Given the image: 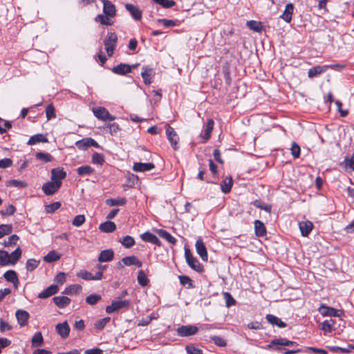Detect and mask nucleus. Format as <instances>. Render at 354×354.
<instances>
[{
	"label": "nucleus",
	"instance_id": "f257e3e1",
	"mask_svg": "<svg viewBox=\"0 0 354 354\" xmlns=\"http://www.w3.org/2000/svg\"><path fill=\"white\" fill-rule=\"evenodd\" d=\"M185 256L186 261L191 268L197 272H201L203 270V266L196 258L192 256V254L189 249H185Z\"/></svg>",
	"mask_w": 354,
	"mask_h": 354
},
{
	"label": "nucleus",
	"instance_id": "f03ea898",
	"mask_svg": "<svg viewBox=\"0 0 354 354\" xmlns=\"http://www.w3.org/2000/svg\"><path fill=\"white\" fill-rule=\"evenodd\" d=\"M94 115L102 121H113L115 120V117L109 113L104 107H97L93 109Z\"/></svg>",
	"mask_w": 354,
	"mask_h": 354
},
{
	"label": "nucleus",
	"instance_id": "7ed1b4c3",
	"mask_svg": "<svg viewBox=\"0 0 354 354\" xmlns=\"http://www.w3.org/2000/svg\"><path fill=\"white\" fill-rule=\"evenodd\" d=\"M166 135L168 140L169 141L172 148L174 150H177L178 149V141L179 137L174 128H172L169 124L166 125Z\"/></svg>",
	"mask_w": 354,
	"mask_h": 354
},
{
	"label": "nucleus",
	"instance_id": "20e7f679",
	"mask_svg": "<svg viewBox=\"0 0 354 354\" xmlns=\"http://www.w3.org/2000/svg\"><path fill=\"white\" fill-rule=\"evenodd\" d=\"M198 329L193 325L181 326L176 329L177 335L180 337H187L195 335Z\"/></svg>",
	"mask_w": 354,
	"mask_h": 354
},
{
	"label": "nucleus",
	"instance_id": "39448f33",
	"mask_svg": "<svg viewBox=\"0 0 354 354\" xmlns=\"http://www.w3.org/2000/svg\"><path fill=\"white\" fill-rule=\"evenodd\" d=\"M129 301L128 300L113 301L111 304L106 308V313L111 314L121 308L128 307Z\"/></svg>",
	"mask_w": 354,
	"mask_h": 354
},
{
	"label": "nucleus",
	"instance_id": "423d86ee",
	"mask_svg": "<svg viewBox=\"0 0 354 354\" xmlns=\"http://www.w3.org/2000/svg\"><path fill=\"white\" fill-rule=\"evenodd\" d=\"M60 187L61 185H59V183H55L53 180H50L44 183L41 187V189L46 195L51 196L55 194Z\"/></svg>",
	"mask_w": 354,
	"mask_h": 354
},
{
	"label": "nucleus",
	"instance_id": "0eeeda50",
	"mask_svg": "<svg viewBox=\"0 0 354 354\" xmlns=\"http://www.w3.org/2000/svg\"><path fill=\"white\" fill-rule=\"evenodd\" d=\"M77 147L80 150H86L89 147H99L98 143L91 138H84L76 142Z\"/></svg>",
	"mask_w": 354,
	"mask_h": 354
},
{
	"label": "nucleus",
	"instance_id": "6e6552de",
	"mask_svg": "<svg viewBox=\"0 0 354 354\" xmlns=\"http://www.w3.org/2000/svg\"><path fill=\"white\" fill-rule=\"evenodd\" d=\"M55 330L62 339H66L69 335L71 328L68 322L65 321L63 323L57 324L55 326Z\"/></svg>",
	"mask_w": 354,
	"mask_h": 354
},
{
	"label": "nucleus",
	"instance_id": "1a4fd4ad",
	"mask_svg": "<svg viewBox=\"0 0 354 354\" xmlns=\"http://www.w3.org/2000/svg\"><path fill=\"white\" fill-rule=\"evenodd\" d=\"M66 176V173L60 168H54L51 170V180L59 183V185L62 186V180Z\"/></svg>",
	"mask_w": 354,
	"mask_h": 354
},
{
	"label": "nucleus",
	"instance_id": "9d476101",
	"mask_svg": "<svg viewBox=\"0 0 354 354\" xmlns=\"http://www.w3.org/2000/svg\"><path fill=\"white\" fill-rule=\"evenodd\" d=\"M196 250L203 261H207L208 255L207 249L201 238H199L196 242Z\"/></svg>",
	"mask_w": 354,
	"mask_h": 354
},
{
	"label": "nucleus",
	"instance_id": "9b49d317",
	"mask_svg": "<svg viewBox=\"0 0 354 354\" xmlns=\"http://www.w3.org/2000/svg\"><path fill=\"white\" fill-rule=\"evenodd\" d=\"M292 346L295 345H297L296 342L290 341L285 338H279V339H272L269 344L266 346L267 348H272V346Z\"/></svg>",
	"mask_w": 354,
	"mask_h": 354
},
{
	"label": "nucleus",
	"instance_id": "f8f14e48",
	"mask_svg": "<svg viewBox=\"0 0 354 354\" xmlns=\"http://www.w3.org/2000/svg\"><path fill=\"white\" fill-rule=\"evenodd\" d=\"M214 124V122L212 119L207 120L204 133L201 134L203 143H205L210 138Z\"/></svg>",
	"mask_w": 354,
	"mask_h": 354
},
{
	"label": "nucleus",
	"instance_id": "ddd939ff",
	"mask_svg": "<svg viewBox=\"0 0 354 354\" xmlns=\"http://www.w3.org/2000/svg\"><path fill=\"white\" fill-rule=\"evenodd\" d=\"M299 230L303 236H307L313 229V224L311 221L306 220L299 223Z\"/></svg>",
	"mask_w": 354,
	"mask_h": 354
},
{
	"label": "nucleus",
	"instance_id": "4468645a",
	"mask_svg": "<svg viewBox=\"0 0 354 354\" xmlns=\"http://www.w3.org/2000/svg\"><path fill=\"white\" fill-rule=\"evenodd\" d=\"M154 72L152 68L149 66H143L142 68L141 76L143 82L146 85H149L152 82L151 77Z\"/></svg>",
	"mask_w": 354,
	"mask_h": 354
},
{
	"label": "nucleus",
	"instance_id": "2eb2a0df",
	"mask_svg": "<svg viewBox=\"0 0 354 354\" xmlns=\"http://www.w3.org/2000/svg\"><path fill=\"white\" fill-rule=\"evenodd\" d=\"M17 322L21 326H24L27 324L30 317L29 313L24 310H17L15 313Z\"/></svg>",
	"mask_w": 354,
	"mask_h": 354
},
{
	"label": "nucleus",
	"instance_id": "dca6fc26",
	"mask_svg": "<svg viewBox=\"0 0 354 354\" xmlns=\"http://www.w3.org/2000/svg\"><path fill=\"white\" fill-rule=\"evenodd\" d=\"M126 9L130 12L131 17L136 21H139L142 18V11L138 7L131 3H127L125 5Z\"/></svg>",
	"mask_w": 354,
	"mask_h": 354
},
{
	"label": "nucleus",
	"instance_id": "f3484780",
	"mask_svg": "<svg viewBox=\"0 0 354 354\" xmlns=\"http://www.w3.org/2000/svg\"><path fill=\"white\" fill-rule=\"evenodd\" d=\"M59 290V287L57 285L53 284L48 286L47 288L44 290L38 295V297L40 299H46L50 296L56 294Z\"/></svg>",
	"mask_w": 354,
	"mask_h": 354
},
{
	"label": "nucleus",
	"instance_id": "a211bd4d",
	"mask_svg": "<svg viewBox=\"0 0 354 354\" xmlns=\"http://www.w3.org/2000/svg\"><path fill=\"white\" fill-rule=\"evenodd\" d=\"M155 165L152 162L142 163V162H135L133 166V171L136 172H144L153 169Z\"/></svg>",
	"mask_w": 354,
	"mask_h": 354
},
{
	"label": "nucleus",
	"instance_id": "6ab92c4d",
	"mask_svg": "<svg viewBox=\"0 0 354 354\" xmlns=\"http://www.w3.org/2000/svg\"><path fill=\"white\" fill-rule=\"evenodd\" d=\"M102 3L104 13L110 17H114L116 11L115 6L109 0H102Z\"/></svg>",
	"mask_w": 354,
	"mask_h": 354
},
{
	"label": "nucleus",
	"instance_id": "aec40b11",
	"mask_svg": "<svg viewBox=\"0 0 354 354\" xmlns=\"http://www.w3.org/2000/svg\"><path fill=\"white\" fill-rule=\"evenodd\" d=\"M122 262L126 266H136L140 268L142 265V262L134 255L122 258Z\"/></svg>",
	"mask_w": 354,
	"mask_h": 354
},
{
	"label": "nucleus",
	"instance_id": "412c9836",
	"mask_svg": "<svg viewBox=\"0 0 354 354\" xmlns=\"http://www.w3.org/2000/svg\"><path fill=\"white\" fill-rule=\"evenodd\" d=\"M55 304L59 308H64L71 303V299L66 296H57L53 299Z\"/></svg>",
	"mask_w": 354,
	"mask_h": 354
},
{
	"label": "nucleus",
	"instance_id": "4be33fe9",
	"mask_svg": "<svg viewBox=\"0 0 354 354\" xmlns=\"http://www.w3.org/2000/svg\"><path fill=\"white\" fill-rule=\"evenodd\" d=\"M142 241L149 242L157 245H160L161 242L158 238L153 234L147 232L140 235Z\"/></svg>",
	"mask_w": 354,
	"mask_h": 354
},
{
	"label": "nucleus",
	"instance_id": "5701e85b",
	"mask_svg": "<svg viewBox=\"0 0 354 354\" xmlns=\"http://www.w3.org/2000/svg\"><path fill=\"white\" fill-rule=\"evenodd\" d=\"M131 71V66L127 64H120L116 66H114L112 69V72L115 74L125 75Z\"/></svg>",
	"mask_w": 354,
	"mask_h": 354
},
{
	"label": "nucleus",
	"instance_id": "b1692460",
	"mask_svg": "<svg viewBox=\"0 0 354 354\" xmlns=\"http://www.w3.org/2000/svg\"><path fill=\"white\" fill-rule=\"evenodd\" d=\"M294 10V6L292 3H289L286 6L285 10L283 14L281 15V18L283 19L286 22H290L292 20V15Z\"/></svg>",
	"mask_w": 354,
	"mask_h": 354
},
{
	"label": "nucleus",
	"instance_id": "393cba45",
	"mask_svg": "<svg viewBox=\"0 0 354 354\" xmlns=\"http://www.w3.org/2000/svg\"><path fill=\"white\" fill-rule=\"evenodd\" d=\"M48 140L46 135L42 133H38L34 136H32L28 142L27 145H34L39 142H48Z\"/></svg>",
	"mask_w": 354,
	"mask_h": 354
},
{
	"label": "nucleus",
	"instance_id": "a878e982",
	"mask_svg": "<svg viewBox=\"0 0 354 354\" xmlns=\"http://www.w3.org/2000/svg\"><path fill=\"white\" fill-rule=\"evenodd\" d=\"M113 256L114 253L112 250H104L100 252L98 261L100 262H108L113 259Z\"/></svg>",
	"mask_w": 354,
	"mask_h": 354
},
{
	"label": "nucleus",
	"instance_id": "bb28decb",
	"mask_svg": "<svg viewBox=\"0 0 354 354\" xmlns=\"http://www.w3.org/2000/svg\"><path fill=\"white\" fill-rule=\"evenodd\" d=\"M266 319L270 324L272 325H277L279 328H285L286 326V324L285 322H283V321H281V319L273 315H267L266 316Z\"/></svg>",
	"mask_w": 354,
	"mask_h": 354
},
{
	"label": "nucleus",
	"instance_id": "cd10ccee",
	"mask_svg": "<svg viewBox=\"0 0 354 354\" xmlns=\"http://www.w3.org/2000/svg\"><path fill=\"white\" fill-rule=\"evenodd\" d=\"M322 308L324 310L322 311L321 313L324 316L339 317L341 314H342V310H338L332 307L322 306Z\"/></svg>",
	"mask_w": 354,
	"mask_h": 354
},
{
	"label": "nucleus",
	"instance_id": "c85d7f7f",
	"mask_svg": "<svg viewBox=\"0 0 354 354\" xmlns=\"http://www.w3.org/2000/svg\"><path fill=\"white\" fill-rule=\"evenodd\" d=\"M99 229L103 232L110 233L115 230L116 225L112 221H106L100 225Z\"/></svg>",
	"mask_w": 354,
	"mask_h": 354
},
{
	"label": "nucleus",
	"instance_id": "c756f323",
	"mask_svg": "<svg viewBox=\"0 0 354 354\" xmlns=\"http://www.w3.org/2000/svg\"><path fill=\"white\" fill-rule=\"evenodd\" d=\"M109 206H124L127 203L125 198L118 197L116 198H108L105 201Z\"/></svg>",
	"mask_w": 354,
	"mask_h": 354
},
{
	"label": "nucleus",
	"instance_id": "7c9ffc66",
	"mask_svg": "<svg viewBox=\"0 0 354 354\" xmlns=\"http://www.w3.org/2000/svg\"><path fill=\"white\" fill-rule=\"evenodd\" d=\"M255 234L257 236H263L266 234V230L263 223L259 220L254 221Z\"/></svg>",
	"mask_w": 354,
	"mask_h": 354
},
{
	"label": "nucleus",
	"instance_id": "2f4dec72",
	"mask_svg": "<svg viewBox=\"0 0 354 354\" xmlns=\"http://www.w3.org/2000/svg\"><path fill=\"white\" fill-rule=\"evenodd\" d=\"M328 69L327 66H317L309 69L308 75L309 77H313L317 75H319Z\"/></svg>",
	"mask_w": 354,
	"mask_h": 354
},
{
	"label": "nucleus",
	"instance_id": "473e14b6",
	"mask_svg": "<svg viewBox=\"0 0 354 354\" xmlns=\"http://www.w3.org/2000/svg\"><path fill=\"white\" fill-rule=\"evenodd\" d=\"M62 257V254L57 252L55 250L49 252L44 257V261L46 263H53L59 260Z\"/></svg>",
	"mask_w": 354,
	"mask_h": 354
},
{
	"label": "nucleus",
	"instance_id": "72a5a7b5",
	"mask_svg": "<svg viewBox=\"0 0 354 354\" xmlns=\"http://www.w3.org/2000/svg\"><path fill=\"white\" fill-rule=\"evenodd\" d=\"M21 252V248L18 247L11 254L8 253V257L10 259V260H9V264L15 265L20 259Z\"/></svg>",
	"mask_w": 354,
	"mask_h": 354
},
{
	"label": "nucleus",
	"instance_id": "f704fd0d",
	"mask_svg": "<svg viewBox=\"0 0 354 354\" xmlns=\"http://www.w3.org/2000/svg\"><path fill=\"white\" fill-rule=\"evenodd\" d=\"M246 24H247L248 27L250 30H252L257 32H261L263 29V24L260 21L251 20V21H248Z\"/></svg>",
	"mask_w": 354,
	"mask_h": 354
},
{
	"label": "nucleus",
	"instance_id": "c9c22d12",
	"mask_svg": "<svg viewBox=\"0 0 354 354\" xmlns=\"http://www.w3.org/2000/svg\"><path fill=\"white\" fill-rule=\"evenodd\" d=\"M232 179L231 177L225 178L221 184V188L223 193L227 194L231 191Z\"/></svg>",
	"mask_w": 354,
	"mask_h": 354
},
{
	"label": "nucleus",
	"instance_id": "e433bc0d",
	"mask_svg": "<svg viewBox=\"0 0 354 354\" xmlns=\"http://www.w3.org/2000/svg\"><path fill=\"white\" fill-rule=\"evenodd\" d=\"M44 343V338L41 332L36 333L31 340V344L33 347L41 346Z\"/></svg>",
	"mask_w": 354,
	"mask_h": 354
},
{
	"label": "nucleus",
	"instance_id": "4c0bfd02",
	"mask_svg": "<svg viewBox=\"0 0 354 354\" xmlns=\"http://www.w3.org/2000/svg\"><path fill=\"white\" fill-rule=\"evenodd\" d=\"M158 235L165 239L167 241H168L170 243L175 244L176 242V239L168 232L164 230H159L158 231Z\"/></svg>",
	"mask_w": 354,
	"mask_h": 354
},
{
	"label": "nucleus",
	"instance_id": "58836bf2",
	"mask_svg": "<svg viewBox=\"0 0 354 354\" xmlns=\"http://www.w3.org/2000/svg\"><path fill=\"white\" fill-rule=\"evenodd\" d=\"M120 243L126 248H131L135 245V241L131 236H125L120 239Z\"/></svg>",
	"mask_w": 354,
	"mask_h": 354
},
{
	"label": "nucleus",
	"instance_id": "ea45409f",
	"mask_svg": "<svg viewBox=\"0 0 354 354\" xmlns=\"http://www.w3.org/2000/svg\"><path fill=\"white\" fill-rule=\"evenodd\" d=\"M6 185L7 187H20V188H25L28 186V184L26 181H24V180H10L6 181Z\"/></svg>",
	"mask_w": 354,
	"mask_h": 354
},
{
	"label": "nucleus",
	"instance_id": "a19ab883",
	"mask_svg": "<svg viewBox=\"0 0 354 354\" xmlns=\"http://www.w3.org/2000/svg\"><path fill=\"white\" fill-rule=\"evenodd\" d=\"M12 232V225L11 224L0 225V239L6 235L10 234Z\"/></svg>",
	"mask_w": 354,
	"mask_h": 354
},
{
	"label": "nucleus",
	"instance_id": "79ce46f5",
	"mask_svg": "<svg viewBox=\"0 0 354 354\" xmlns=\"http://www.w3.org/2000/svg\"><path fill=\"white\" fill-rule=\"evenodd\" d=\"M39 260H36L35 259H28L26 268L28 272H32L39 266Z\"/></svg>",
	"mask_w": 354,
	"mask_h": 354
},
{
	"label": "nucleus",
	"instance_id": "37998d69",
	"mask_svg": "<svg viewBox=\"0 0 354 354\" xmlns=\"http://www.w3.org/2000/svg\"><path fill=\"white\" fill-rule=\"evenodd\" d=\"M137 279L138 283L142 286H146L149 283V279L142 270L138 271Z\"/></svg>",
	"mask_w": 354,
	"mask_h": 354
},
{
	"label": "nucleus",
	"instance_id": "c03bdc74",
	"mask_svg": "<svg viewBox=\"0 0 354 354\" xmlns=\"http://www.w3.org/2000/svg\"><path fill=\"white\" fill-rule=\"evenodd\" d=\"M94 169L89 165H84L77 169V172L80 176L88 175L92 174Z\"/></svg>",
	"mask_w": 354,
	"mask_h": 354
},
{
	"label": "nucleus",
	"instance_id": "a18cd8bd",
	"mask_svg": "<svg viewBox=\"0 0 354 354\" xmlns=\"http://www.w3.org/2000/svg\"><path fill=\"white\" fill-rule=\"evenodd\" d=\"M3 277L7 281H10V282H15V281L17 282V278H18L17 274L16 272L14 270L6 271L4 273Z\"/></svg>",
	"mask_w": 354,
	"mask_h": 354
},
{
	"label": "nucleus",
	"instance_id": "49530a36",
	"mask_svg": "<svg viewBox=\"0 0 354 354\" xmlns=\"http://www.w3.org/2000/svg\"><path fill=\"white\" fill-rule=\"evenodd\" d=\"M35 157L37 158V159L41 160L44 162H48L52 161L53 160V157L50 153L44 152H37L35 154Z\"/></svg>",
	"mask_w": 354,
	"mask_h": 354
},
{
	"label": "nucleus",
	"instance_id": "de8ad7c7",
	"mask_svg": "<svg viewBox=\"0 0 354 354\" xmlns=\"http://www.w3.org/2000/svg\"><path fill=\"white\" fill-rule=\"evenodd\" d=\"M46 116L48 120L56 118L55 109L53 104H49L46 109Z\"/></svg>",
	"mask_w": 354,
	"mask_h": 354
},
{
	"label": "nucleus",
	"instance_id": "09e8293b",
	"mask_svg": "<svg viewBox=\"0 0 354 354\" xmlns=\"http://www.w3.org/2000/svg\"><path fill=\"white\" fill-rule=\"evenodd\" d=\"M82 290V286L78 284H74L69 286L68 287L66 288L64 292V294H77L79 292Z\"/></svg>",
	"mask_w": 354,
	"mask_h": 354
},
{
	"label": "nucleus",
	"instance_id": "8fccbe9b",
	"mask_svg": "<svg viewBox=\"0 0 354 354\" xmlns=\"http://www.w3.org/2000/svg\"><path fill=\"white\" fill-rule=\"evenodd\" d=\"M9 260L10 259L8 257V252L5 250H0V266H6L9 265Z\"/></svg>",
	"mask_w": 354,
	"mask_h": 354
},
{
	"label": "nucleus",
	"instance_id": "3c124183",
	"mask_svg": "<svg viewBox=\"0 0 354 354\" xmlns=\"http://www.w3.org/2000/svg\"><path fill=\"white\" fill-rule=\"evenodd\" d=\"M104 162V156L102 153L95 152L92 156V163L102 165Z\"/></svg>",
	"mask_w": 354,
	"mask_h": 354
},
{
	"label": "nucleus",
	"instance_id": "603ef678",
	"mask_svg": "<svg viewBox=\"0 0 354 354\" xmlns=\"http://www.w3.org/2000/svg\"><path fill=\"white\" fill-rule=\"evenodd\" d=\"M118 41V36L115 32H109L104 39V44H115Z\"/></svg>",
	"mask_w": 354,
	"mask_h": 354
},
{
	"label": "nucleus",
	"instance_id": "864d4df0",
	"mask_svg": "<svg viewBox=\"0 0 354 354\" xmlns=\"http://www.w3.org/2000/svg\"><path fill=\"white\" fill-rule=\"evenodd\" d=\"M61 207V203L59 202H55L50 203L49 205H46L45 206V210L48 214H52L55 212L57 209H58Z\"/></svg>",
	"mask_w": 354,
	"mask_h": 354
},
{
	"label": "nucleus",
	"instance_id": "5fc2aeb1",
	"mask_svg": "<svg viewBox=\"0 0 354 354\" xmlns=\"http://www.w3.org/2000/svg\"><path fill=\"white\" fill-rule=\"evenodd\" d=\"M110 317H104L103 319H99L98 321H97L95 324H94V326L95 328H97V330H102L104 326H106V324L109 322L110 321Z\"/></svg>",
	"mask_w": 354,
	"mask_h": 354
},
{
	"label": "nucleus",
	"instance_id": "6e6d98bb",
	"mask_svg": "<svg viewBox=\"0 0 354 354\" xmlns=\"http://www.w3.org/2000/svg\"><path fill=\"white\" fill-rule=\"evenodd\" d=\"M102 299L99 295H91L86 298V302L89 305L96 304Z\"/></svg>",
	"mask_w": 354,
	"mask_h": 354
},
{
	"label": "nucleus",
	"instance_id": "4d7b16f0",
	"mask_svg": "<svg viewBox=\"0 0 354 354\" xmlns=\"http://www.w3.org/2000/svg\"><path fill=\"white\" fill-rule=\"evenodd\" d=\"M223 297L225 301V304L227 307H230L234 306L236 303L235 299L232 297L230 293L227 292H223Z\"/></svg>",
	"mask_w": 354,
	"mask_h": 354
},
{
	"label": "nucleus",
	"instance_id": "13d9d810",
	"mask_svg": "<svg viewBox=\"0 0 354 354\" xmlns=\"http://www.w3.org/2000/svg\"><path fill=\"white\" fill-rule=\"evenodd\" d=\"M19 239V238L17 234L11 235L8 237V240L4 241L3 245L5 247L16 245Z\"/></svg>",
	"mask_w": 354,
	"mask_h": 354
},
{
	"label": "nucleus",
	"instance_id": "bf43d9fd",
	"mask_svg": "<svg viewBox=\"0 0 354 354\" xmlns=\"http://www.w3.org/2000/svg\"><path fill=\"white\" fill-rule=\"evenodd\" d=\"M95 20L97 21L100 22V24H102L103 25H111L112 24L111 19L109 18V16H107L106 15H98L96 17Z\"/></svg>",
	"mask_w": 354,
	"mask_h": 354
},
{
	"label": "nucleus",
	"instance_id": "052dcab7",
	"mask_svg": "<svg viewBox=\"0 0 354 354\" xmlns=\"http://www.w3.org/2000/svg\"><path fill=\"white\" fill-rule=\"evenodd\" d=\"M85 216L83 214L76 216L72 221L73 225L75 227L81 226L85 222Z\"/></svg>",
	"mask_w": 354,
	"mask_h": 354
},
{
	"label": "nucleus",
	"instance_id": "680f3d73",
	"mask_svg": "<svg viewBox=\"0 0 354 354\" xmlns=\"http://www.w3.org/2000/svg\"><path fill=\"white\" fill-rule=\"evenodd\" d=\"M291 154L295 158H299L300 156L301 148L299 145L293 142L291 146Z\"/></svg>",
	"mask_w": 354,
	"mask_h": 354
},
{
	"label": "nucleus",
	"instance_id": "e2e57ef3",
	"mask_svg": "<svg viewBox=\"0 0 354 354\" xmlns=\"http://www.w3.org/2000/svg\"><path fill=\"white\" fill-rule=\"evenodd\" d=\"M156 3L160 5L165 8H169L176 4V2L172 0H156Z\"/></svg>",
	"mask_w": 354,
	"mask_h": 354
},
{
	"label": "nucleus",
	"instance_id": "0e129e2a",
	"mask_svg": "<svg viewBox=\"0 0 354 354\" xmlns=\"http://www.w3.org/2000/svg\"><path fill=\"white\" fill-rule=\"evenodd\" d=\"M180 283L183 286H188V288L192 287V280L186 275H180L178 277Z\"/></svg>",
	"mask_w": 354,
	"mask_h": 354
},
{
	"label": "nucleus",
	"instance_id": "69168bd1",
	"mask_svg": "<svg viewBox=\"0 0 354 354\" xmlns=\"http://www.w3.org/2000/svg\"><path fill=\"white\" fill-rule=\"evenodd\" d=\"M211 339L214 342V343L218 346L223 347L227 345L225 340L219 336H212Z\"/></svg>",
	"mask_w": 354,
	"mask_h": 354
},
{
	"label": "nucleus",
	"instance_id": "338daca9",
	"mask_svg": "<svg viewBox=\"0 0 354 354\" xmlns=\"http://www.w3.org/2000/svg\"><path fill=\"white\" fill-rule=\"evenodd\" d=\"M254 205L255 207H259V208H260L261 209H264L267 212H271V207L270 205H266L265 203H263L260 200L254 201Z\"/></svg>",
	"mask_w": 354,
	"mask_h": 354
},
{
	"label": "nucleus",
	"instance_id": "774afa93",
	"mask_svg": "<svg viewBox=\"0 0 354 354\" xmlns=\"http://www.w3.org/2000/svg\"><path fill=\"white\" fill-rule=\"evenodd\" d=\"M188 354H203L202 350L195 347L194 345H187L185 348Z\"/></svg>",
	"mask_w": 354,
	"mask_h": 354
}]
</instances>
